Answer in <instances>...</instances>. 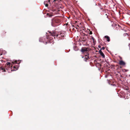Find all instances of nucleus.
Returning a JSON list of instances; mask_svg holds the SVG:
<instances>
[{"label":"nucleus","mask_w":130,"mask_h":130,"mask_svg":"<svg viewBox=\"0 0 130 130\" xmlns=\"http://www.w3.org/2000/svg\"><path fill=\"white\" fill-rule=\"evenodd\" d=\"M60 20L58 18V17H56L53 19L52 20L51 24L52 26L55 27L57 25L55 24V23H59L61 22Z\"/></svg>","instance_id":"obj_1"},{"label":"nucleus","mask_w":130,"mask_h":130,"mask_svg":"<svg viewBox=\"0 0 130 130\" xmlns=\"http://www.w3.org/2000/svg\"><path fill=\"white\" fill-rule=\"evenodd\" d=\"M49 32L50 33V35H51L52 36L58 37L59 36V35L58 34L57 32L54 30L52 32Z\"/></svg>","instance_id":"obj_2"},{"label":"nucleus","mask_w":130,"mask_h":130,"mask_svg":"<svg viewBox=\"0 0 130 130\" xmlns=\"http://www.w3.org/2000/svg\"><path fill=\"white\" fill-rule=\"evenodd\" d=\"M86 54L85 55V57L84 59V60L85 62L87 61L88 60H89L90 58L89 56V54L88 53H86Z\"/></svg>","instance_id":"obj_3"},{"label":"nucleus","mask_w":130,"mask_h":130,"mask_svg":"<svg viewBox=\"0 0 130 130\" xmlns=\"http://www.w3.org/2000/svg\"><path fill=\"white\" fill-rule=\"evenodd\" d=\"M88 51L87 48L85 47H82L81 50V51L83 53L85 52H87Z\"/></svg>","instance_id":"obj_4"},{"label":"nucleus","mask_w":130,"mask_h":130,"mask_svg":"<svg viewBox=\"0 0 130 130\" xmlns=\"http://www.w3.org/2000/svg\"><path fill=\"white\" fill-rule=\"evenodd\" d=\"M119 64L121 66H125L126 64V63L123 60H120L119 61Z\"/></svg>","instance_id":"obj_5"},{"label":"nucleus","mask_w":130,"mask_h":130,"mask_svg":"<svg viewBox=\"0 0 130 130\" xmlns=\"http://www.w3.org/2000/svg\"><path fill=\"white\" fill-rule=\"evenodd\" d=\"M59 36H58L59 38H60V39H63L64 37H65V35L63 33H61L59 35Z\"/></svg>","instance_id":"obj_6"},{"label":"nucleus","mask_w":130,"mask_h":130,"mask_svg":"<svg viewBox=\"0 0 130 130\" xmlns=\"http://www.w3.org/2000/svg\"><path fill=\"white\" fill-rule=\"evenodd\" d=\"M0 70L2 72H5V69L4 67H0Z\"/></svg>","instance_id":"obj_7"},{"label":"nucleus","mask_w":130,"mask_h":130,"mask_svg":"<svg viewBox=\"0 0 130 130\" xmlns=\"http://www.w3.org/2000/svg\"><path fill=\"white\" fill-rule=\"evenodd\" d=\"M105 38H106L107 41L108 42H109L110 41V37L107 36H105Z\"/></svg>","instance_id":"obj_8"},{"label":"nucleus","mask_w":130,"mask_h":130,"mask_svg":"<svg viewBox=\"0 0 130 130\" xmlns=\"http://www.w3.org/2000/svg\"><path fill=\"white\" fill-rule=\"evenodd\" d=\"M6 64L7 67H10L11 66V63L10 62H7L6 63Z\"/></svg>","instance_id":"obj_9"},{"label":"nucleus","mask_w":130,"mask_h":130,"mask_svg":"<svg viewBox=\"0 0 130 130\" xmlns=\"http://www.w3.org/2000/svg\"><path fill=\"white\" fill-rule=\"evenodd\" d=\"M6 33V32L5 31H3L1 33V36L2 37L4 36H5V34Z\"/></svg>","instance_id":"obj_10"},{"label":"nucleus","mask_w":130,"mask_h":130,"mask_svg":"<svg viewBox=\"0 0 130 130\" xmlns=\"http://www.w3.org/2000/svg\"><path fill=\"white\" fill-rule=\"evenodd\" d=\"M77 27H82V24L81 23H80L79 25H77L76 26ZM76 28L77 29H78V27H76Z\"/></svg>","instance_id":"obj_11"},{"label":"nucleus","mask_w":130,"mask_h":130,"mask_svg":"<svg viewBox=\"0 0 130 130\" xmlns=\"http://www.w3.org/2000/svg\"><path fill=\"white\" fill-rule=\"evenodd\" d=\"M12 63L13 64H19L20 63V62L19 63H18L17 61H15L14 62H12Z\"/></svg>","instance_id":"obj_12"},{"label":"nucleus","mask_w":130,"mask_h":130,"mask_svg":"<svg viewBox=\"0 0 130 130\" xmlns=\"http://www.w3.org/2000/svg\"><path fill=\"white\" fill-rule=\"evenodd\" d=\"M100 55L101 56H102L103 57V58H104L105 57V55H104V53H101V54H100Z\"/></svg>","instance_id":"obj_13"},{"label":"nucleus","mask_w":130,"mask_h":130,"mask_svg":"<svg viewBox=\"0 0 130 130\" xmlns=\"http://www.w3.org/2000/svg\"><path fill=\"white\" fill-rule=\"evenodd\" d=\"M99 52L100 54H101V53H103L101 49L99 50Z\"/></svg>","instance_id":"obj_14"},{"label":"nucleus","mask_w":130,"mask_h":130,"mask_svg":"<svg viewBox=\"0 0 130 130\" xmlns=\"http://www.w3.org/2000/svg\"><path fill=\"white\" fill-rule=\"evenodd\" d=\"M99 52L100 54H101V53H103L101 49L99 50Z\"/></svg>","instance_id":"obj_15"},{"label":"nucleus","mask_w":130,"mask_h":130,"mask_svg":"<svg viewBox=\"0 0 130 130\" xmlns=\"http://www.w3.org/2000/svg\"><path fill=\"white\" fill-rule=\"evenodd\" d=\"M47 15H48L49 17H51L52 16V15L50 14H49L47 13Z\"/></svg>","instance_id":"obj_16"},{"label":"nucleus","mask_w":130,"mask_h":130,"mask_svg":"<svg viewBox=\"0 0 130 130\" xmlns=\"http://www.w3.org/2000/svg\"><path fill=\"white\" fill-rule=\"evenodd\" d=\"M2 51H0V56L2 55Z\"/></svg>","instance_id":"obj_17"},{"label":"nucleus","mask_w":130,"mask_h":130,"mask_svg":"<svg viewBox=\"0 0 130 130\" xmlns=\"http://www.w3.org/2000/svg\"><path fill=\"white\" fill-rule=\"evenodd\" d=\"M91 38L93 40V42H94V41L95 40V39L93 37H92Z\"/></svg>","instance_id":"obj_18"},{"label":"nucleus","mask_w":130,"mask_h":130,"mask_svg":"<svg viewBox=\"0 0 130 130\" xmlns=\"http://www.w3.org/2000/svg\"><path fill=\"white\" fill-rule=\"evenodd\" d=\"M105 48L104 47H102V48L101 49V50H104L105 49Z\"/></svg>","instance_id":"obj_19"},{"label":"nucleus","mask_w":130,"mask_h":130,"mask_svg":"<svg viewBox=\"0 0 130 130\" xmlns=\"http://www.w3.org/2000/svg\"><path fill=\"white\" fill-rule=\"evenodd\" d=\"M92 34V31H90V32H89V34L90 35H91Z\"/></svg>","instance_id":"obj_20"},{"label":"nucleus","mask_w":130,"mask_h":130,"mask_svg":"<svg viewBox=\"0 0 130 130\" xmlns=\"http://www.w3.org/2000/svg\"><path fill=\"white\" fill-rule=\"evenodd\" d=\"M48 6V4H45V6L46 7H47Z\"/></svg>","instance_id":"obj_21"},{"label":"nucleus","mask_w":130,"mask_h":130,"mask_svg":"<svg viewBox=\"0 0 130 130\" xmlns=\"http://www.w3.org/2000/svg\"><path fill=\"white\" fill-rule=\"evenodd\" d=\"M127 94H128L129 95H130V90L129 91V92L128 91V93H127Z\"/></svg>","instance_id":"obj_22"},{"label":"nucleus","mask_w":130,"mask_h":130,"mask_svg":"<svg viewBox=\"0 0 130 130\" xmlns=\"http://www.w3.org/2000/svg\"><path fill=\"white\" fill-rule=\"evenodd\" d=\"M98 47L99 48H101V46H100V45H99V46H98Z\"/></svg>","instance_id":"obj_23"},{"label":"nucleus","mask_w":130,"mask_h":130,"mask_svg":"<svg viewBox=\"0 0 130 130\" xmlns=\"http://www.w3.org/2000/svg\"><path fill=\"white\" fill-rule=\"evenodd\" d=\"M17 62H18V63H19L20 62V61H17Z\"/></svg>","instance_id":"obj_24"},{"label":"nucleus","mask_w":130,"mask_h":130,"mask_svg":"<svg viewBox=\"0 0 130 130\" xmlns=\"http://www.w3.org/2000/svg\"><path fill=\"white\" fill-rule=\"evenodd\" d=\"M56 0H54V1H53V2H56Z\"/></svg>","instance_id":"obj_25"},{"label":"nucleus","mask_w":130,"mask_h":130,"mask_svg":"<svg viewBox=\"0 0 130 130\" xmlns=\"http://www.w3.org/2000/svg\"><path fill=\"white\" fill-rule=\"evenodd\" d=\"M48 37H46L45 38L46 39H48Z\"/></svg>","instance_id":"obj_26"},{"label":"nucleus","mask_w":130,"mask_h":130,"mask_svg":"<svg viewBox=\"0 0 130 130\" xmlns=\"http://www.w3.org/2000/svg\"><path fill=\"white\" fill-rule=\"evenodd\" d=\"M128 46H129L130 47V44H129V45H128Z\"/></svg>","instance_id":"obj_27"},{"label":"nucleus","mask_w":130,"mask_h":130,"mask_svg":"<svg viewBox=\"0 0 130 130\" xmlns=\"http://www.w3.org/2000/svg\"><path fill=\"white\" fill-rule=\"evenodd\" d=\"M13 68H15V66H14Z\"/></svg>","instance_id":"obj_28"},{"label":"nucleus","mask_w":130,"mask_h":130,"mask_svg":"<svg viewBox=\"0 0 130 130\" xmlns=\"http://www.w3.org/2000/svg\"><path fill=\"white\" fill-rule=\"evenodd\" d=\"M84 57L83 56H82V58H83Z\"/></svg>","instance_id":"obj_29"},{"label":"nucleus","mask_w":130,"mask_h":130,"mask_svg":"<svg viewBox=\"0 0 130 130\" xmlns=\"http://www.w3.org/2000/svg\"><path fill=\"white\" fill-rule=\"evenodd\" d=\"M129 114H130V113H129Z\"/></svg>","instance_id":"obj_30"}]
</instances>
